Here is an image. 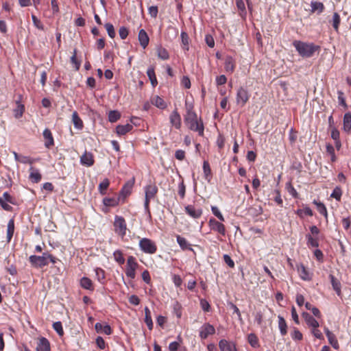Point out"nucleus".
I'll list each match as a JSON object with an SVG mask.
<instances>
[{
  "label": "nucleus",
  "instance_id": "f257e3e1",
  "mask_svg": "<svg viewBox=\"0 0 351 351\" xmlns=\"http://www.w3.org/2000/svg\"><path fill=\"white\" fill-rule=\"evenodd\" d=\"M186 105V113L184 117V121L188 128L192 131L198 132L200 136H204V127L201 119H197L196 112L193 110L192 105Z\"/></svg>",
  "mask_w": 351,
  "mask_h": 351
},
{
  "label": "nucleus",
  "instance_id": "f03ea898",
  "mask_svg": "<svg viewBox=\"0 0 351 351\" xmlns=\"http://www.w3.org/2000/svg\"><path fill=\"white\" fill-rule=\"evenodd\" d=\"M293 46L298 51V54L302 58H308L320 51V46L314 44L313 43H307L301 40H294Z\"/></svg>",
  "mask_w": 351,
  "mask_h": 351
},
{
  "label": "nucleus",
  "instance_id": "7ed1b4c3",
  "mask_svg": "<svg viewBox=\"0 0 351 351\" xmlns=\"http://www.w3.org/2000/svg\"><path fill=\"white\" fill-rule=\"evenodd\" d=\"M145 203L144 207L145 212L151 217V213L149 210V202L150 200L154 199L158 193V187L155 184H149L145 188Z\"/></svg>",
  "mask_w": 351,
  "mask_h": 351
},
{
  "label": "nucleus",
  "instance_id": "20e7f679",
  "mask_svg": "<svg viewBox=\"0 0 351 351\" xmlns=\"http://www.w3.org/2000/svg\"><path fill=\"white\" fill-rule=\"evenodd\" d=\"M114 232L123 238L126 234L127 224L125 219L119 215L114 217V221L113 223Z\"/></svg>",
  "mask_w": 351,
  "mask_h": 351
},
{
  "label": "nucleus",
  "instance_id": "39448f33",
  "mask_svg": "<svg viewBox=\"0 0 351 351\" xmlns=\"http://www.w3.org/2000/svg\"><path fill=\"white\" fill-rule=\"evenodd\" d=\"M139 247L142 252L149 254H155L157 251L155 242L147 238H143L139 241Z\"/></svg>",
  "mask_w": 351,
  "mask_h": 351
},
{
  "label": "nucleus",
  "instance_id": "423d86ee",
  "mask_svg": "<svg viewBox=\"0 0 351 351\" xmlns=\"http://www.w3.org/2000/svg\"><path fill=\"white\" fill-rule=\"evenodd\" d=\"M47 252H43L42 256L32 255L29 257V261L32 267L42 268L49 264L47 261Z\"/></svg>",
  "mask_w": 351,
  "mask_h": 351
},
{
  "label": "nucleus",
  "instance_id": "0eeeda50",
  "mask_svg": "<svg viewBox=\"0 0 351 351\" xmlns=\"http://www.w3.org/2000/svg\"><path fill=\"white\" fill-rule=\"evenodd\" d=\"M138 267V264L136 261V258L130 256L128 258L127 265L125 269V275L131 278L134 279L136 276V269Z\"/></svg>",
  "mask_w": 351,
  "mask_h": 351
},
{
  "label": "nucleus",
  "instance_id": "6e6552de",
  "mask_svg": "<svg viewBox=\"0 0 351 351\" xmlns=\"http://www.w3.org/2000/svg\"><path fill=\"white\" fill-rule=\"evenodd\" d=\"M249 98L250 94L247 89L243 87H240L237 90L236 101L239 106L243 107L249 100Z\"/></svg>",
  "mask_w": 351,
  "mask_h": 351
},
{
  "label": "nucleus",
  "instance_id": "1a4fd4ad",
  "mask_svg": "<svg viewBox=\"0 0 351 351\" xmlns=\"http://www.w3.org/2000/svg\"><path fill=\"white\" fill-rule=\"evenodd\" d=\"M215 332L214 326L209 323H205L199 329V337L202 339H206L209 335Z\"/></svg>",
  "mask_w": 351,
  "mask_h": 351
},
{
  "label": "nucleus",
  "instance_id": "9d476101",
  "mask_svg": "<svg viewBox=\"0 0 351 351\" xmlns=\"http://www.w3.org/2000/svg\"><path fill=\"white\" fill-rule=\"evenodd\" d=\"M208 223H209V226H210V228L213 230L219 232V234H221L223 236H225V234H226V228H225V226H224V225L223 223L217 221L214 218L210 219Z\"/></svg>",
  "mask_w": 351,
  "mask_h": 351
},
{
  "label": "nucleus",
  "instance_id": "9b49d317",
  "mask_svg": "<svg viewBox=\"0 0 351 351\" xmlns=\"http://www.w3.org/2000/svg\"><path fill=\"white\" fill-rule=\"evenodd\" d=\"M169 121L172 126L178 130L180 129L182 125L181 117L176 109L171 113Z\"/></svg>",
  "mask_w": 351,
  "mask_h": 351
},
{
  "label": "nucleus",
  "instance_id": "f8f14e48",
  "mask_svg": "<svg viewBox=\"0 0 351 351\" xmlns=\"http://www.w3.org/2000/svg\"><path fill=\"white\" fill-rule=\"evenodd\" d=\"M219 347L221 351H237L236 345L226 339H221L219 342Z\"/></svg>",
  "mask_w": 351,
  "mask_h": 351
},
{
  "label": "nucleus",
  "instance_id": "ddd939ff",
  "mask_svg": "<svg viewBox=\"0 0 351 351\" xmlns=\"http://www.w3.org/2000/svg\"><path fill=\"white\" fill-rule=\"evenodd\" d=\"M80 162L82 165L86 167L93 166L95 162L93 154L91 152H88L86 151L84 154L80 157Z\"/></svg>",
  "mask_w": 351,
  "mask_h": 351
},
{
  "label": "nucleus",
  "instance_id": "4468645a",
  "mask_svg": "<svg viewBox=\"0 0 351 351\" xmlns=\"http://www.w3.org/2000/svg\"><path fill=\"white\" fill-rule=\"evenodd\" d=\"M36 351H51L49 341L43 337L39 338Z\"/></svg>",
  "mask_w": 351,
  "mask_h": 351
},
{
  "label": "nucleus",
  "instance_id": "2eb2a0df",
  "mask_svg": "<svg viewBox=\"0 0 351 351\" xmlns=\"http://www.w3.org/2000/svg\"><path fill=\"white\" fill-rule=\"evenodd\" d=\"M185 212L190 217L194 219L199 218L202 215V210L200 208H195L193 205H188L185 207Z\"/></svg>",
  "mask_w": 351,
  "mask_h": 351
},
{
  "label": "nucleus",
  "instance_id": "dca6fc26",
  "mask_svg": "<svg viewBox=\"0 0 351 351\" xmlns=\"http://www.w3.org/2000/svg\"><path fill=\"white\" fill-rule=\"evenodd\" d=\"M235 67L236 62L234 59L230 56H226L224 62L225 71L228 73H232L235 70Z\"/></svg>",
  "mask_w": 351,
  "mask_h": 351
},
{
  "label": "nucleus",
  "instance_id": "f3484780",
  "mask_svg": "<svg viewBox=\"0 0 351 351\" xmlns=\"http://www.w3.org/2000/svg\"><path fill=\"white\" fill-rule=\"evenodd\" d=\"M43 138L45 139V146L47 148L51 147L54 145L53 137L51 130L48 128L45 129L43 131Z\"/></svg>",
  "mask_w": 351,
  "mask_h": 351
},
{
  "label": "nucleus",
  "instance_id": "a211bd4d",
  "mask_svg": "<svg viewBox=\"0 0 351 351\" xmlns=\"http://www.w3.org/2000/svg\"><path fill=\"white\" fill-rule=\"evenodd\" d=\"M29 171V180L33 183H38L42 178L41 173H40L39 170L35 169L33 167H30Z\"/></svg>",
  "mask_w": 351,
  "mask_h": 351
},
{
  "label": "nucleus",
  "instance_id": "6ab92c4d",
  "mask_svg": "<svg viewBox=\"0 0 351 351\" xmlns=\"http://www.w3.org/2000/svg\"><path fill=\"white\" fill-rule=\"evenodd\" d=\"M138 38L141 46L143 49H145L149 44V38L147 32L144 29H142L139 31Z\"/></svg>",
  "mask_w": 351,
  "mask_h": 351
},
{
  "label": "nucleus",
  "instance_id": "aec40b11",
  "mask_svg": "<svg viewBox=\"0 0 351 351\" xmlns=\"http://www.w3.org/2000/svg\"><path fill=\"white\" fill-rule=\"evenodd\" d=\"M311 13H317L320 14L325 9V6L323 3L316 1H312L311 2Z\"/></svg>",
  "mask_w": 351,
  "mask_h": 351
},
{
  "label": "nucleus",
  "instance_id": "412c9836",
  "mask_svg": "<svg viewBox=\"0 0 351 351\" xmlns=\"http://www.w3.org/2000/svg\"><path fill=\"white\" fill-rule=\"evenodd\" d=\"M95 328L97 332H102L108 335L112 333L111 327L108 324H103L97 322L95 324Z\"/></svg>",
  "mask_w": 351,
  "mask_h": 351
},
{
  "label": "nucleus",
  "instance_id": "4be33fe9",
  "mask_svg": "<svg viewBox=\"0 0 351 351\" xmlns=\"http://www.w3.org/2000/svg\"><path fill=\"white\" fill-rule=\"evenodd\" d=\"M302 316L306 322V323L311 327L313 328H318L319 327V323L310 314L308 313L304 312L302 313Z\"/></svg>",
  "mask_w": 351,
  "mask_h": 351
},
{
  "label": "nucleus",
  "instance_id": "5701e85b",
  "mask_svg": "<svg viewBox=\"0 0 351 351\" xmlns=\"http://www.w3.org/2000/svg\"><path fill=\"white\" fill-rule=\"evenodd\" d=\"M329 278L330 280V282L332 284L333 289L335 291L337 295H341V285L340 281L337 279L332 274L329 275Z\"/></svg>",
  "mask_w": 351,
  "mask_h": 351
},
{
  "label": "nucleus",
  "instance_id": "b1692460",
  "mask_svg": "<svg viewBox=\"0 0 351 351\" xmlns=\"http://www.w3.org/2000/svg\"><path fill=\"white\" fill-rule=\"evenodd\" d=\"M134 182H126L120 191L119 195L123 198L130 195L133 187Z\"/></svg>",
  "mask_w": 351,
  "mask_h": 351
},
{
  "label": "nucleus",
  "instance_id": "393cba45",
  "mask_svg": "<svg viewBox=\"0 0 351 351\" xmlns=\"http://www.w3.org/2000/svg\"><path fill=\"white\" fill-rule=\"evenodd\" d=\"M132 128L133 126L129 123L125 125H118L116 127V132L118 135L121 136L131 131Z\"/></svg>",
  "mask_w": 351,
  "mask_h": 351
},
{
  "label": "nucleus",
  "instance_id": "a878e982",
  "mask_svg": "<svg viewBox=\"0 0 351 351\" xmlns=\"http://www.w3.org/2000/svg\"><path fill=\"white\" fill-rule=\"evenodd\" d=\"M176 241L182 250H189L191 251L193 250V248L191 247V245L186 241V239L185 238L181 237L180 235L176 236Z\"/></svg>",
  "mask_w": 351,
  "mask_h": 351
},
{
  "label": "nucleus",
  "instance_id": "bb28decb",
  "mask_svg": "<svg viewBox=\"0 0 351 351\" xmlns=\"http://www.w3.org/2000/svg\"><path fill=\"white\" fill-rule=\"evenodd\" d=\"M152 104L160 109H165L167 107V104L162 98L158 95H155L152 98Z\"/></svg>",
  "mask_w": 351,
  "mask_h": 351
},
{
  "label": "nucleus",
  "instance_id": "cd10ccee",
  "mask_svg": "<svg viewBox=\"0 0 351 351\" xmlns=\"http://www.w3.org/2000/svg\"><path fill=\"white\" fill-rule=\"evenodd\" d=\"M203 172L205 180L209 182L212 179L213 175L210 165L206 160H204L203 162Z\"/></svg>",
  "mask_w": 351,
  "mask_h": 351
},
{
  "label": "nucleus",
  "instance_id": "c85d7f7f",
  "mask_svg": "<svg viewBox=\"0 0 351 351\" xmlns=\"http://www.w3.org/2000/svg\"><path fill=\"white\" fill-rule=\"evenodd\" d=\"M120 197H104L103 199V204L107 207H115L119 203Z\"/></svg>",
  "mask_w": 351,
  "mask_h": 351
},
{
  "label": "nucleus",
  "instance_id": "c756f323",
  "mask_svg": "<svg viewBox=\"0 0 351 351\" xmlns=\"http://www.w3.org/2000/svg\"><path fill=\"white\" fill-rule=\"evenodd\" d=\"M343 128L348 132L351 130V112H346L343 116Z\"/></svg>",
  "mask_w": 351,
  "mask_h": 351
},
{
  "label": "nucleus",
  "instance_id": "7c9ffc66",
  "mask_svg": "<svg viewBox=\"0 0 351 351\" xmlns=\"http://www.w3.org/2000/svg\"><path fill=\"white\" fill-rule=\"evenodd\" d=\"M80 286L85 289L93 291L94 287L93 285L92 280L87 278V277H83L80 280Z\"/></svg>",
  "mask_w": 351,
  "mask_h": 351
},
{
  "label": "nucleus",
  "instance_id": "2f4dec72",
  "mask_svg": "<svg viewBox=\"0 0 351 351\" xmlns=\"http://www.w3.org/2000/svg\"><path fill=\"white\" fill-rule=\"evenodd\" d=\"M182 48L183 50L188 51L189 49V37L186 32H182L180 34Z\"/></svg>",
  "mask_w": 351,
  "mask_h": 351
},
{
  "label": "nucleus",
  "instance_id": "473e14b6",
  "mask_svg": "<svg viewBox=\"0 0 351 351\" xmlns=\"http://www.w3.org/2000/svg\"><path fill=\"white\" fill-rule=\"evenodd\" d=\"M157 56L158 58L162 60H167L169 58V54L167 50L162 47V46H159L156 48Z\"/></svg>",
  "mask_w": 351,
  "mask_h": 351
},
{
  "label": "nucleus",
  "instance_id": "72a5a7b5",
  "mask_svg": "<svg viewBox=\"0 0 351 351\" xmlns=\"http://www.w3.org/2000/svg\"><path fill=\"white\" fill-rule=\"evenodd\" d=\"M72 121L75 128L81 130L84 125L83 121L79 117L77 112H73L72 114Z\"/></svg>",
  "mask_w": 351,
  "mask_h": 351
},
{
  "label": "nucleus",
  "instance_id": "f704fd0d",
  "mask_svg": "<svg viewBox=\"0 0 351 351\" xmlns=\"http://www.w3.org/2000/svg\"><path fill=\"white\" fill-rule=\"evenodd\" d=\"M278 327L280 334L285 336L287 333V325L285 319L280 315H278Z\"/></svg>",
  "mask_w": 351,
  "mask_h": 351
},
{
  "label": "nucleus",
  "instance_id": "c9c22d12",
  "mask_svg": "<svg viewBox=\"0 0 351 351\" xmlns=\"http://www.w3.org/2000/svg\"><path fill=\"white\" fill-rule=\"evenodd\" d=\"M14 232V221L13 219H11L8 223V228H7V240L8 242H10L12 239Z\"/></svg>",
  "mask_w": 351,
  "mask_h": 351
},
{
  "label": "nucleus",
  "instance_id": "e433bc0d",
  "mask_svg": "<svg viewBox=\"0 0 351 351\" xmlns=\"http://www.w3.org/2000/svg\"><path fill=\"white\" fill-rule=\"evenodd\" d=\"M145 322L149 330L153 328V322L152 319L151 311L147 306L145 308Z\"/></svg>",
  "mask_w": 351,
  "mask_h": 351
},
{
  "label": "nucleus",
  "instance_id": "4c0bfd02",
  "mask_svg": "<svg viewBox=\"0 0 351 351\" xmlns=\"http://www.w3.org/2000/svg\"><path fill=\"white\" fill-rule=\"evenodd\" d=\"M248 343L252 348H258L260 346L259 341L254 333H250L247 337Z\"/></svg>",
  "mask_w": 351,
  "mask_h": 351
},
{
  "label": "nucleus",
  "instance_id": "58836bf2",
  "mask_svg": "<svg viewBox=\"0 0 351 351\" xmlns=\"http://www.w3.org/2000/svg\"><path fill=\"white\" fill-rule=\"evenodd\" d=\"M147 75L151 82L152 85L155 87L158 84L154 69L153 67L148 68Z\"/></svg>",
  "mask_w": 351,
  "mask_h": 351
},
{
  "label": "nucleus",
  "instance_id": "ea45409f",
  "mask_svg": "<svg viewBox=\"0 0 351 351\" xmlns=\"http://www.w3.org/2000/svg\"><path fill=\"white\" fill-rule=\"evenodd\" d=\"M313 203L317 206V209L318 212L321 215H324L326 219H327L328 213H327V209H326V207L325 206V205L323 203L318 202L315 199L313 200Z\"/></svg>",
  "mask_w": 351,
  "mask_h": 351
},
{
  "label": "nucleus",
  "instance_id": "a19ab883",
  "mask_svg": "<svg viewBox=\"0 0 351 351\" xmlns=\"http://www.w3.org/2000/svg\"><path fill=\"white\" fill-rule=\"evenodd\" d=\"M110 185V181L108 178H105L98 186V190L101 195H106V191Z\"/></svg>",
  "mask_w": 351,
  "mask_h": 351
},
{
  "label": "nucleus",
  "instance_id": "79ce46f5",
  "mask_svg": "<svg viewBox=\"0 0 351 351\" xmlns=\"http://www.w3.org/2000/svg\"><path fill=\"white\" fill-rule=\"evenodd\" d=\"M307 239V245L312 247H317L319 246V241L317 238L313 237L310 234L306 235Z\"/></svg>",
  "mask_w": 351,
  "mask_h": 351
},
{
  "label": "nucleus",
  "instance_id": "37998d69",
  "mask_svg": "<svg viewBox=\"0 0 351 351\" xmlns=\"http://www.w3.org/2000/svg\"><path fill=\"white\" fill-rule=\"evenodd\" d=\"M326 148L327 154L330 156L331 162H335L337 160V157L335 156L334 147L331 144L328 143L326 144Z\"/></svg>",
  "mask_w": 351,
  "mask_h": 351
},
{
  "label": "nucleus",
  "instance_id": "c03bdc74",
  "mask_svg": "<svg viewBox=\"0 0 351 351\" xmlns=\"http://www.w3.org/2000/svg\"><path fill=\"white\" fill-rule=\"evenodd\" d=\"M298 272L300 273V276L302 280H309L311 279L308 272L303 265H301L298 268Z\"/></svg>",
  "mask_w": 351,
  "mask_h": 351
},
{
  "label": "nucleus",
  "instance_id": "a18cd8bd",
  "mask_svg": "<svg viewBox=\"0 0 351 351\" xmlns=\"http://www.w3.org/2000/svg\"><path fill=\"white\" fill-rule=\"evenodd\" d=\"M121 117V114L117 110H111L108 114V120L111 123L117 121Z\"/></svg>",
  "mask_w": 351,
  "mask_h": 351
},
{
  "label": "nucleus",
  "instance_id": "49530a36",
  "mask_svg": "<svg viewBox=\"0 0 351 351\" xmlns=\"http://www.w3.org/2000/svg\"><path fill=\"white\" fill-rule=\"evenodd\" d=\"M95 275L97 280L104 284V280H105V271L101 268L97 267L95 269Z\"/></svg>",
  "mask_w": 351,
  "mask_h": 351
},
{
  "label": "nucleus",
  "instance_id": "de8ad7c7",
  "mask_svg": "<svg viewBox=\"0 0 351 351\" xmlns=\"http://www.w3.org/2000/svg\"><path fill=\"white\" fill-rule=\"evenodd\" d=\"M341 22V18L337 12H335L332 16V25L335 31H338L339 26Z\"/></svg>",
  "mask_w": 351,
  "mask_h": 351
},
{
  "label": "nucleus",
  "instance_id": "09e8293b",
  "mask_svg": "<svg viewBox=\"0 0 351 351\" xmlns=\"http://www.w3.org/2000/svg\"><path fill=\"white\" fill-rule=\"evenodd\" d=\"M114 260L119 264L123 265L125 263V258L121 250H116L113 253Z\"/></svg>",
  "mask_w": 351,
  "mask_h": 351
},
{
  "label": "nucleus",
  "instance_id": "8fccbe9b",
  "mask_svg": "<svg viewBox=\"0 0 351 351\" xmlns=\"http://www.w3.org/2000/svg\"><path fill=\"white\" fill-rule=\"evenodd\" d=\"M305 307L306 308V309L311 311L312 313L315 317H321V313H320L319 310L317 308L313 306V305L311 303L306 302Z\"/></svg>",
  "mask_w": 351,
  "mask_h": 351
},
{
  "label": "nucleus",
  "instance_id": "3c124183",
  "mask_svg": "<svg viewBox=\"0 0 351 351\" xmlns=\"http://www.w3.org/2000/svg\"><path fill=\"white\" fill-rule=\"evenodd\" d=\"M327 338L329 341V343L332 346V347L334 349L338 350L339 348V342L336 338V336L334 334L331 335L330 336H329Z\"/></svg>",
  "mask_w": 351,
  "mask_h": 351
},
{
  "label": "nucleus",
  "instance_id": "603ef678",
  "mask_svg": "<svg viewBox=\"0 0 351 351\" xmlns=\"http://www.w3.org/2000/svg\"><path fill=\"white\" fill-rule=\"evenodd\" d=\"M76 56H77V49H75L73 50V54L71 58V62L73 64H74L75 70L78 71L80 69V67L81 65V62L78 61L77 60Z\"/></svg>",
  "mask_w": 351,
  "mask_h": 351
},
{
  "label": "nucleus",
  "instance_id": "864d4df0",
  "mask_svg": "<svg viewBox=\"0 0 351 351\" xmlns=\"http://www.w3.org/2000/svg\"><path fill=\"white\" fill-rule=\"evenodd\" d=\"M342 195V191L340 187L337 186L334 189L330 197L335 198L337 201H340Z\"/></svg>",
  "mask_w": 351,
  "mask_h": 351
},
{
  "label": "nucleus",
  "instance_id": "5fc2aeb1",
  "mask_svg": "<svg viewBox=\"0 0 351 351\" xmlns=\"http://www.w3.org/2000/svg\"><path fill=\"white\" fill-rule=\"evenodd\" d=\"M53 328L58 334V335L62 336L64 335V330L61 322H54L53 324Z\"/></svg>",
  "mask_w": 351,
  "mask_h": 351
},
{
  "label": "nucleus",
  "instance_id": "6e6d98bb",
  "mask_svg": "<svg viewBox=\"0 0 351 351\" xmlns=\"http://www.w3.org/2000/svg\"><path fill=\"white\" fill-rule=\"evenodd\" d=\"M286 189H287V191L289 192V193L290 195H291L294 198L298 197V192L296 191L295 188L292 186V184L290 182H287L286 184Z\"/></svg>",
  "mask_w": 351,
  "mask_h": 351
},
{
  "label": "nucleus",
  "instance_id": "4d7b16f0",
  "mask_svg": "<svg viewBox=\"0 0 351 351\" xmlns=\"http://www.w3.org/2000/svg\"><path fill=\"white\" fill-rule=\"evenodd\" d=\"M105 27L106 29V31H107V33H108V36L111 38H114V36H115V31H114V28L113 25L110 23H108L105 24Z\"/></svg>",
  "mask_w": 351,
  "mask_h": 351
},
{
  "label": "nucleus",
  "instance_id": "13d9d810",
  "mask_svg": "<svg viewBox=\"0 0 351 351\" xmlns=\"http://www.w3.org/2000/svg\"><path fill=\"white\" fill-rule=\"evenodd\" d=\"M38 160V159L32 158L29 156H21L19 162L23 163V164H33L35 161Z\"/></svg>",
  "mask_w": 351,
  "mask_h": 351
},
{
  "label": "nucleus",
  "instance_id": "bf43d9fd",
  "mask_svg": "<svg viewBox=\"0 0 351 351\" xmlns=\"http://www.w3.org/2000/svg\"><path fill=\"white\" fill-rule=\"evenodd\" d=\"M32 19L34 26L36 28H38V29H40V30L44 29L43 24L35 15H33V14L32 15Z\"/></svg>",
  "mask_w": 351,
  "mask_h": 351
},
{
  "label": "nucleus",
  "instance_id": "052dcab7",
  "mask_svg": "<svg viewBox=\"0 0 351 351\" xmlns=\"http://www.w3.org/2000/svg\"><path fill=\"white\" fill-rule=\"evenodd\" d=\"M337 95H338V101H339V105L343 106L344 108H347V104L346 103L344 93H343V91L338 90Z\"/></svg>",
  "mask_w": 351,
  "mask_h": 351
},
{
  "label": "nucleus",
  "instance_id": "680f3d73",
  "mask_svg": "<svg viewBox=\"0 0 351 351\" xmlns=\"http://www.w3.org/2000/svg\"><path fill=\"white\" fill-rule=\"evenodd\" d=\"M211 210H212L213 214L215 217H217L220 221H224V217H223V216L222 215V214L221 213V212L219 211V210L218 209L217 207L212 206Z\"/></svg>",
  "mask_w": 351,
  "mask_h": 351
},
{
  "label": "nucleus",
  "instance_id": "e2e57ef3",
  "mask_svg": "<svg viewBox=\"0 0 351 351\" xmlns=\"http://www.w3.org/2000/svg\"><path fill=\"white\" fill-rule=\"evenodd\" d=\"M186 186L183 181H182L178 185V194L182 199L185 196Z\"/></svg>",
  "mask_w": 351,
  "mask_h": 351
},
{
  "label": "nucleus",
  "instance_id": "0e129e2a",
  "mask_svg": "<svg viewBox=\"0 0 351 351\" xmlns=\"http://www.w3.org/2000/svg\"><path fill=\"white\" fill-rule=\"evenodd\" d=\"M217 86H221L227 82V77L225 75L217 76L215 80Z\"/></svg>",
  "mask_w": 351,
  "mask_h": 351
},
{
  "label": "nucleus",
  "instance_id": "69168bd1",
  "mask_svg": "<svg viewBox=\"0 0 351 351\" xmlns=\"http://www.w3.org/2000/svg\"><path fill=\"white\" fill-rule=\"evenodd\" d=\"M224 262L230 267L234 268V262L231 258V257L228 254H224L223 256Z\"/></svg>",
  "mask_w": 351,
  "mask_h": 351
},
{
  "label": "nucleus",
  "instance_id": "338daca9",
  "mask_svg": "<svg viewBox=\"0 0 351 351\" xmlns=\"http://www.w3.org/2000/svg\"><path fill=\"white\" fill-rule=\"evenodd\" d=\"M119 34L121 39H125L128 36V29L125 27H121L119 29Z\"/></svg>",
  "mask_w": 351,
  "mask_h": 351
},
{
  "label": "nucleus",
  "instance_id": "774afa93",
  "mask_svg": "<svg viewBox=\"0 0 351 351\" xmlns=\"http://www.w3.org/2000/svg\"><path fill=\"white\" fill-rule=\"evenodd\" d=\"M205 41L209 47H211V48L214 47L215 40H214L213 37L211 35H210V34L206 35Z\"/></svg>",
  "mask_w": 351,
  "mask_h": 351
}]
</instances>
